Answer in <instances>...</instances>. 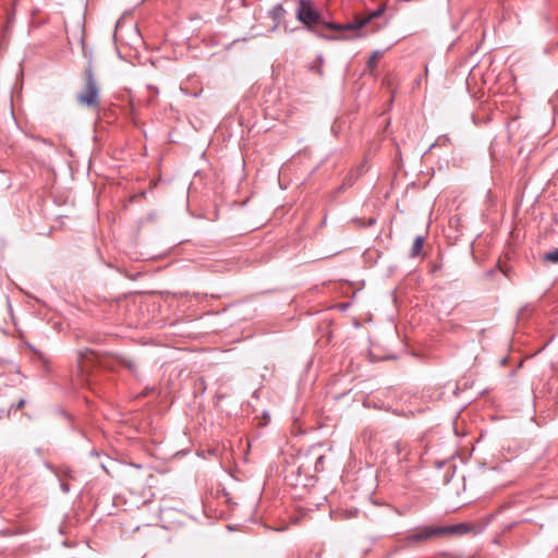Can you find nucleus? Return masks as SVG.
Returning a JSON list of instances; mask_svg holds the SVG:
<instances>
[{"mask_svg": "<svg viewBox=\"0 0 558 558\" xmlns=\"http://www.w3.org/2000/svg\"><path fill=\"white\" fill-rule=\"evenodd\" d=\"M296 20L302 23L306 29L314 33L316 36L325 38L327 40H338L344 39V37L340 36H328L317 32L314 27L317 25H322L330 31H354L360 29V27L366 22H360L357 24H340L335 22H327L323 19L322 14L314 8L312 0H298L296 10H295Z\"/></svg>", "mask_w": 558, "mask_h": 558, "instance_id": "obj_1", "label": "nucleus"}, {"mask_svg": "<svg viewBox=\"0 0 558 558\" xmlns=\"http://www.w3.org/2000/svg\"><path fill=\"white\" fill-rule=\"evenodd\" d=\"M473 530V526L468 523H458L452 525L434 526L424 525L408 531L402 538L403 546L415 544H424L433 538H438L447 535H464Z\"/></svg>", "mask_w": 558, "mask_h": 558, "instance_id": "obj_2", "label": "nucleus"}, {"mask_svg": "<svg viewBox=\"0 0 558 558\" xmlns=\"http://www.w3.org/2000/svg\"><path fill=\"white\" fill-rule=\"evenodd\" d=\"M496 517L500 520L501 533L510 532L514 526L523 522V502L520 496L506 501L498 512L487 517L486 524H489Z\"/></svg>", "mask_w": 558, "mask_h": 558, "instance_id": "obj_3", "label": "nucleus"}, {"mask_svg": "<svg viewBox=\"0 0 558 558\" xmlns=\"http://www.w3.org/2000/svg\"><path fill=\"white\" fill-rule=\"evenodd\" d=\"M99 92L98 83L89 65L85 70V85L82 92L76 95V100L80 105L96 109L99 107Z\"/></svg>", "mask_w": 558, "mask_h": 558, "instance_id": "obj_4", "label": "nucleus"}, {"mask_svg": "<svg viewBox=\"0 0 558 558\" xmlns=\"http://www.w3.org/2000/svg\"><path fill=\"white\" fill-rule=\"evenodd\" d=\"M507 133H508V140L510 143L513 144H520L523 134H522V122L521 117L517 113L507 123Z\"/></svg>", "mask_w": 558, "mask_h": 558, "instance_id": "obj_5", "label": "nucleus"}, {"mask_svg": "<svg viewBox=\"0 0 558 558\" xmlns=\"http://www.w3.org/2000/svg\"><path fill=\"white\" fill-rule=\"evenodd\" d=\"M88 362H92V363H102L100 360H99V356L98 354L90 350V349H84V350H81L78 351V364H80V368L82 372H85L88 367L87 363Z\"/></svg>", "mask_w": 558, "mask_h": 558, "instance_id": "obj_6", "label": "nucleus"}, {"mask_svg": "<svg viewBox=\"0 0 558 558\" xmlns=\"http://www.w3.org/2000/svg\"><path fill=\"white\" fill-rule=\"evenodd\" d=\"M286 13L287 12H286V10H284V8L282 7L281 3H278V4L272 7V9L269 11V16L274 21L272 31H275L280 25V23L283 20Z\"/></svg>", "mask_w": 558, "mask_h": 558, "instance_id": "obj_7", "label": "nucleus"}, {"mask_svg": "<svg viewBox=\"0 0 558 558\" xmlns=\"http://www.w3.org/2000/svg\"><path fill=\"white\" fill-rule=\"evenodd\" d=\"M114 361L118 365L125 367L132 375H137V365L130 357L124 355H114Z\"/></svg>", "mask_w": 558, "mask_h": 558, "instance_id": "obj_8", "label": "nucleus"}, {"mask_svg": "<svg viewBox=\"0 0 558 558\" xmlns=\"http://www.w3.org/2000/svg\"><path fill=\"white\" fill-rule=\"evenodd\" d=\"M424 245V238L422 235H417L413 242L410 256L417 257L421 255Z\"/></svg>", "mask_w": 558, "mask_h": 558, "instance_id": "obj_9", "label": "nucleus"}, {"mask_svg": "<svg viewBox=\"0 0 558 558\" xmlns=\"http://www.w3.org/2000/svg\"><path fill=\"white\" fill-rule=\"evenodd\" d=\"M383 12H384V9H383V8L377 9V10L373 11V12H372L367 17H365V19H361V20H359V21H355V22H353L352 24H357V23H360V22L366 21V22H365V23L360 27V28H362V27H363L364 25H366L371 20H373V19H375V17L380 16V15L383 14Z\"/></svg>", "mask_w": 558, "mask_h": 558, "instance_id": "obj_10", "label": "nucleus"}, {"mask_svg": "<svg viewBox=\"0 0 558 558\" xmlns=\"http://www.w3.org/2000/svg\"><path fill=\"white\" fill-rule=\"evenodd\" d=\"M381 54L379 50L374 51L367 60L366 66L369 71L376 68V60Z\"/></svg>", "mask_w": 558, "mask_h": 558, "instance_id": "obj_11", "label": "nucleus"}, {"mask_svg": "<svg viewBox=\"0 0 558 558\" xmlns=\"http://www.w3.org/2000/svg\"><path fill=\"white\" fill-rule=\"evenodd\" d=\"M395 449L397 454L402 456L403 458H405L409 454L408 445L401 441H397L395 444Z\"/></svg>", "mask_w": 558, "mask_h": 558, "instance_id": "obj_12", "label": "nucleus"}, {"mask_svg": "<svg viewBox=\"0 0 558 558\" xmlns=\"http://www.w3.org/2000/svg\"><path fill=\"white\" fill-rule=\"evenodd\" d=\"M545 260L553 264H558V247L545 254Z\"/></svg>", "mask_w": 558, "mask_h": 558, "instance_id": "obj_13", "label": "nucleus"}, {"mask_svg": "<svg viewBox=\"0 0 558 558\" xmlns=\"http://www.w3.org/2000/svg\"><path fill=\"white\" fill-rule=\"evenodd\" d=\"M308 71L317 73L320 77L324 76L323 68L315 62L308 65Z\"/></svg>", "mask_w": 558, "mask_h": 558, "instance_id": "obj_14", "label": "nucleus"}, {"mask_svg": "<svg viewBox=\"0 0 558 558\" xmlns=\"http://www.w3.org/2000/svg\"><path fill=\"white\" fill-rule=\"evenodd\" d=\"M353 185V179L351 177H348L345 178V180L343 181V183L337 189V192H342L344 191L347 187H350Z\"/></svg>", "mask_w": 558, "mask_h": 558, "instance_id": "obj_15", "label": "nucleus"}, {"mask_svg": "<svg viewBox=\"0 0 558 558\" xmlns=\"http://www.w3.org/2000/svg\"><path fill=\"white\" fill-rule=\"evenodd\" d=\"M25 405V399H20L16 404H12L11 408L14 410H21Z\"/></svg>", "mask_w": 558, "mask_h": 558, "instance_id": "obj_16", "label": "nucleus"}, {"mask_svg": "<svg viewBox=\"0 0 558 558\" xmlns=\"http://www.w3.org/2000/svg\"><path fill=\"white\" fill-rule=\"evenodd\" d=\"M60 488L64 494H68L70 492V485L65 482L60 483Z\"/></svg>", "mask_w": 558, "mask_h": 558, "instance_id": "obj_17", "label": "nucleus"}, {"mask_svg": "<svg viewBox=\"0 0 558 558\" xmlns=\"http://www.w3.org/2000/svg\"><path fill=\"white\" fill-rule=\"evenodd\" d=\"M315 63H316V64H318V65H320V66L323 65V63H324V57H323V54H318V56L316 57V62H315Z\"/></svg>", "mask_w": 558, "mask_h": 558, "instance_id": "obj_18", "label": "nucleus"}, {"mask_svg": "<svg viewBox=\"0 0 558 558\" xmlns=\"http://www.w3.org/2000/svg\"><path fill=\"white\" fill-rule=\"evenodd\" d=\"M324 459H325L324 456H320L317 458L316 463H315L316 470L318 469V464H323Z\"/></svg>", "mask_w": 558, "mask_h": 558, "instance_id": "obj_19", "label": "nucleus"}, {"mask_svg": "<svg viewBox=\"0 0 558 558\" xmlns=\"http://www.w3.org/2000/svg\"><path fill=\"white\" fill-rule=\"evenodd\" d=\"M518 365L521 367L523 365V357L520 359V361L518 362Z\"/></svg>", "mask_w": 558, "mask_h": 558, "instance_id": "obj_20", "label": "nucleus"}, {"mask_svg": "<svg viewBox=\"0 0 558 558\" xmlns=\"http://www.w3.org/2000/svg\"><path fill=\"white\" fill-rule=\"evenodd\" d=\"M522 313H523V307H521V308H519V310H518V315H519V316H520V315H522Z\"/></svg>", "mask_w": 558, "mask_h": 558, "instance_id": "obj_21", "label": "nucleus"}, {"mask_svg": "<svg viewBox=\"0 0 558 558\" xmlns=\"http://www.w3.org/2000/svg\"><path fill=\"white\" fill-rule=\"evenodd\" d=\"M375 221H376L375 219H371V220H369V225L375 223Z\"/></svg>", "mask_w": 558, "mask_h": 558, "instance_id": "obj_22", "label": "nucleus"}]
</instances>
